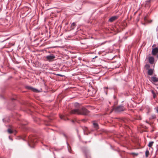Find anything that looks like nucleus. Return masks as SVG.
Returning <instances> with one entry per match:
<instances>
[{"instance_id":"31","label":"nucleus","mask_w":158,"mask_h":158,"mask_svg":"<svg viewBox=\"0 0 158 158\" xmlns=\"http://www.w3.org/2000/svg\"><path fill=\"white\" fill-rule=\"evenodd\" d=\"M77 132L78 133V131L77 130Z\"/></svg>"},{"instance_id":"29","label":"nucleus","mask_w":158,"mask_h":158,"mask_svg":"<svg viewBox=\"0 0 158 158\" xmlns=\"http://www.w3.org/2000/svg\"><path fill=\"white\" fill-rule=\"evenodd\" d=\"M74 122V121H73H73H72V122Z\"/></svg>"},{"instance_id":"9","label":"nucleus","mask_w":158,"mask_h":158,"mask_svg":"<svg viewBox=\"0 0 158 158\" xmlns=\"http://www.w3.org/2000/svg\"><path fill=\"white\" fill-rule=\"evenodd\" d=\"M93 126L95 129L97 130L99 128L98 125L95 121H93Z\"/></svg>"},{"instance_id":"12","label":"nucleus","mask_w":158,"mask_h":158,"mask_svg":"<svg viewBox=\"0 0 158 158\" xmlns=\"http://www.w3.org/2000/svg\"><path fill=\"white\" fill-rule=\"evenodd\" d=\"M75 108V109H79L80 107V104L77 102L74 103L73 104Z\"/></svg>"},{"instance_id":"5","label":"nucleus","mask_w":158,"mask_h":158,"mask_svg":"<svg viewBox=\"0 0 158 158\" xmlns=\"http://www.w3.org/2000/svg\"><path fill=\"white\" fill-rule=\"evenodd\" d=\"M151 0H148L146 1L145 3V6L147 7H149Z\"/></svg>"},{"instance_id":"23","label":"nucleus","mask_w":158,"mask_h":158,"mask_svg":"<svg viewBox=\"0 0 158 158\" xmlns=\"http://www.w3.org/2000/svg\"><path fill=\"white\" fill-rule=\"evenodd\" d=\"M156 118V116L155 115L152 116V118L154 119Z\"/></svg>"},{"instance_id":"19","label":"nucleus","mask_w":158,"mask_h":158,"mask_svg":"<svg viewBox=\"0 0 158 158\" xmlns=\"http://www.w3.org/2000/svg\"><path fill=\"white\" fill-rule=\"evenodd\" d=\"M145 67L147 69H148L150 68V65L148 64H147L145 65Z\"/></svg>"},{"instance_id":"14","label":"nucleus","mask_w":158,"mask_h":158,"mask_svg":"<svg viewBox=\"0 0 158 158\" xmlns=\"http://www.w3.org/2000/svg\"><path fill=\"white\" fill-rule=\"evenodd\" d=\"M151 92L153 94V98H155L156 97V94L154 91L152 90L151 91Z\"/></svg>"},{"instance_id":"2","label":"nucleus","mask_w":158,"mask_h":158,"mask_svg":"<svg viewBox=\"0 0 158 158\" xmlns=\"http://www.w3.org/2000/svg\"><path fill=\"white\" fill-rule=\"evenodd\" d=\"M37 141V139L35 137H30L29 138L28 143L31 147H33Z\"/></svg>"},{"instance_id":"35","label":"nucleus","mask_w":158,"mask_h":158,"mask_svg":"<svg viewBox=\"0 0 158 158\" xmlns=\"http://www.w3.org/2000/svg\"><path fill=\"white\" fill-rule=\"evenodd\" d=\"M157 88L158 89V87H157Z\"/></svg>"},{"instance_id":"20","label":"nucleus","mask_w":158,"mask_h":158,"mask_svg":"<svg viewBox=\"0 0 158 158\" xmlns=\"http://www.w3.org/2000/svg\"><path fill=\"white\" fill-rule=\"evenodd\" d=\"M68 144V150H69V151L70 152H71V151L70 150V149L71 150V147H70L69 145Z\"/></svg>"},{"instance_id":"24","label":"nucleus","mask_w":158,"mask_h":158,"mask_svg":"<svg viewBox=\"0 0 158 158\" xmlns=\"http://www.w3.org/2000/svg\"><path fill=\"white\" fill-rule=\"evenodd\" d=\"M132 154L133 155H135V156H137L138 155V154H136V153H132Z\"/></svg>"},{"instance_id":"7","label":"nucleus","mask_w":158,"mask_h":158,"mask_svg":"<svg viewBox=\"0 0 158 158\" xmlns=\"http://www.w3.org/2000/svg\"><path fill=\"white\" fill-rule=\"evenodd\" d=\"M151 81L153 83H156L158 82V77H151Z\"/></svg>"},{"instance_id":"3","label":"nucleus","mask_w":158,"mask_h":158,"mask_svg":"<svg viewBox=\"0 0 158 158\" xmlns=\"http://www.w3.org/2000/svg\"><path fill=\"white\" fill-rule=\"evenodd\" d=\"M126 108L123 106L120 105L116 107H114L112 109V110H114L115 112H119L121 111L126 110Z\"/></svg>"},{"instance_id":"32","label":"nucleus","mask_w":158,"mask_h":158,"mask_svg":"<svg viewBox=\"0 0 158 158\" xmlns=\"http://www.w3.org/2000/svg\"><path fill=\"white\" fill-rule=\"evenodd\" d=\"M98 52V53H100V52Z\"/></svg>"},{"instance_id":"11","label":"nucleus","mask_w":158,"mask_h":158,"mask_svg":"<svg viewBox=\"0 0 158 158\" xmlns=\"http://www.w3.org/2000/svg\"><path fill=\"white\" fill-rule=\"evenodd\" d=\"M26 88L28 89L31 90L35 92L37 90L36 89L33 88L32 87L30 86H26Z\"/></svg>"},{"instance_id":"33","label":"nucleus","mask_w":158,"mask_h":158,"mask_svg":"<svg viewBox=\"0 0 158 158\" xmlns=\"http://www.w3.org/2000/svg\"><path fill=\"white\" fill-rule=\"evenodd\" d=\"M96 57H97L96 56H95V58H96Z\"/></svg>"},{"instance_id":"25","label":"nucleus","mask_w":158,"mask_h":158,"mask_svg":"<svg viewBox=\"0 0 158 158\" xmlns=\"http://www.w3.org/2000/svg\"><path fill=\"white\" fill-rule=\"evenodd\" d=\"M152 49H158V48L157 47H156V48H152Z\"/></svg>"},{"instance_id":"10","label":"nucleus","mask_w":158,"mask_h":158,"mask_svg":"<svg viewBox=\"0 0 158 158\" xmlns=\"http://www.w3.org/2000/svg\"><path fill=\"white\" fill-rule=\"evenodd\" d=\"M118 17L117 16H112L109 19V21L110 22H113V21L116 19Z\"/></svg>"},{"instance_id":"4","label":"nucleus","mask_w":158,"mask_h":158,"mask_svg":"<svg viewBox=\"0 0 158 158\" xmlns=\"http://www.w3.org/2000/svg\"><path fill=\"white\" fill-rule=\"evenodd\" d=\"M55 57V56L53 54H51L50 55L47 56L46 58L47 60L50 61L53 60Z\"/></svg>"},{"instance_id":"21","label":"nucleus","mask_w":158,"mask_h":158,"mask_svg":"<svg viewBox=\"0 0 158 158\" xmlns=\"http://www.w3.org/2000/svg\"><path fill=\"white\" fill-rule=\"evenodd\" d=\"M60 118L61 119H64V120H65V118H64V116H62V115H61V116H60Z\"/></svg>"},{"instance_id":"28","label":"nucleus","mask_w":158,"mask_h":158,"mask_svg":"<svg viewBox=\"0 0 158 158\" xmlns=\"http://www.w3.org/2000/svg\"><path fill=\"white\" fill-rule=\"evenodd\" d=\"M9 138H10V139L11 140H12V139H10V136L9 137Z\"/></svg>"},{"instance_id":"1","label":"nucleus","mask_w":158,"mask_h":158,"mask_svg":"<svg viewBox=\"0 0 158 158\" xmlns=\"http://www.w3.org/2000/svg\"><path fill=\"white\" fill-rule=\"evenodd\" d=\"M89 111L86 108L83 107L80 109H73L71 110L70 113L78 115H87L89 114Z\"/></svg>"},{"instance_id":"26","label":"nucleus","mask_w":158,"mask_h":158,"mask_svg":"<svg viewBox=\"0 0 158 158\" xmlns=\"http://www.w3.org/2000/svg\"><path fill=\"white\" fill-rule=\"evenodd\" d=\"M156 111H157V112L158 113V107H156Z\"/></svg>"},{"instance_id":"30","label":"nucleus","mask_w":158,"mask_h":158,"mask_svg":"<svg viewBox=\"0 0 158 158\" xmlns=\"http://www.w3.org/2000/svg\"><path fill=\"white\" fill-rule=\"evenodd\" d=\"M157 29H158V27H157Z\"/></svg>"},{"instance_id":"15","label":"nucleus","mask_w":158,"mask_h":158,"mask_svg":"<svg viewBox=\"0 0 158 158\" xmlns=\"http://www.w3.org/2000/svg\"><path fill=\"white\" fill-rule=\"evenodd\" d=\"M149 154V151L147 149L145 151V156L146 157H148Z\"/></svg>"},{"instance_id":"34","label":"nucleus","mask_w":158,"mask_h":158,"mask_svg":"<svg viewBox=\"0 0 158 158\" xmlns=\"http://www.w3.org/2000/svg\"><path fill=\"white\" fill-rule=\"evenodd\" d=\"M83 120L84 121V120H85L84 119H83Z\"/></svg>"},{"instance_id":"27","label":"nucleus","mask_w":158,"mask_h":158,"mask_svg":"<svg viewBox=\"0 0 158 158\" xmlns=\"http://www.w3.org/2000/svg\"><path fill=\"white\" fill-rule=\"evenodd\" d=\"M35 52V51H32V52Z\"/></svg>"},{"instance_id":"13","label":"nucleus","mask_w":158,"mask_h":158,"mask_svg":"<svg viewBox=\"0 0 158 158\" xmlns=\"http://www.w3.org/2000/svg\"><path fill=\"white\" fill-rule=\"evenodd\" d=\"M153 73V70L152 69H150L148 71V74L149 75H152Z\"/></svg>"},{"instance_id":"8","label":"nucleus","mask_w":158,"mask_h":158,"mask_svg":"<svg viewBox=\"0 0 158 158\" xmlns=\"http://www.w3.org/2000/svg\"><path fill=\"white\" fill-rule=\"evenodd\" d=\"M148 60L149 63L151 64H152L154 62V59L152 56H150L148 58Z\"/></svg>"},{"instance_id":"22","label":"nucleus","mask_w":158,"mask_h":158,"mask_svg":"<svg viewBox=\"0 0 158 158\" xmlns=\"http://www.w3.org/2000/svg\"><path fill=\"white\" fill-rule=\"evenodd\" d=\"M62 135L65 138H67V136L65 134V133H62Z\"/></svg>"},{"instance_id":"6","label":"nucleus","mask_w":158,"mask_h":158,"mask_svg":"<svg viewBox=\"0 0 158 158\" xmlns=\"http://www.w3.org/2000/svg\"><path fill=\"white\" fill-rule=\"evenodd\" d=\"M152 54L154 56H156L158 58V50H152Z\"/></svg>"},{"instance_id":"18","label":"nucleus","mask_w":158,"mask_h":158,"mask_svg":"<svg viewBox=\"0 0 158 158\" xmlns=\"http://www.w3.org/2000/svg\"><path fill=\"white\" fill-rule=\"evenodd\" d=\"M7 132L10 134L12 133L13 131L10 129H8L7 130Z\"/></svg>"},{"instance_id":"16","label":"nucleus","mask_w":158,"mask_h":158,"mask_svg":"<svg viewBox=\"0 0 158 158\" xmlns=\"http://www.w3.org/2000/svg\"><path fill=\"white\" fill-rule=\"evenodd\" d=\"M76 26V24L75 23H73L71 25V27L72 28V29H73L74 28V27Z\"/></svg>"},{"instance_id":"17","label":"nucleus","mask_w":158,"mask_h":158,"mask_svg":"<svg viewBox=\"0 0 158 158\" xmlns=\"http://www.w3.org/2000/svg\"><path fill=\"white\" fill-rule=\"evenodd\" d=\"M153 143H154V142L153 141H152V142H150L148 145V147H151L152 146Z\"/></svg>"}]
</instances>
